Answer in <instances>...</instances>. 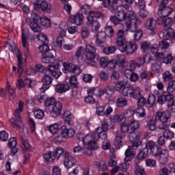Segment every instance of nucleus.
<instances>
[{"label":"nucleus","mask_w":175,"mask_h":175,"mask_svg":"<svg viewBox=\"0 0 175 175\" xmlns=\"http://www.w3.org/2000/svg\"><path fill=\"white\" fill-rule=\"evenodd\" d=\"M61 64H62L63 65V73H74L75 76H79V75L81 73V70L80 69V67L72 63H63L62 61H59V62L57 64H49L47 68L48 72H49V73H51V75L53 77H55V79H59L61 75H62V72H57V70H58V68H59V65H61Z\"/></svg>","instance_id":"f257e3e1"},{"label":"nucleus","mask_w":175,"mask_h":175,"mask_svg":"<svg viewBox=\"0 0 175 175\" xmlns=\"http://www.w3.org/2000/svg\"><path fill=\"white\" fill-rule=\"evenodd\" d=\"M124 33L122 29L118 31L116 43L119 46V50L121 53H125L126 55H132L137 50V45L132 42H126Z\"/></svg>","instance_id":"f03ea898"},{"label":"nucleus","mask_w":175,"mask_h":175,"mask_svg":"<svg viewBox=\"0 0 175 175\" xmlns=\"http://www.w3.org/2000/svg\"><path fill=\"white\" fill-rule=\"evenodd\" d=\"M78 140H81L83 144L88 146V150H98L99 147L98 144H94V146H92V140H98L99 139V136L98 134H88L87 135H84L83 133H79L77 135Z\"/></svg>","instance_id":"7ed1b4c3"},{"label":"nucleus","mask_w":175,"mask_h":175,"mask_svg":"<svg viewBox=\"0 0 175 175\" xmlns=\"http://www.w3.org/2000/svg\"><path fill=\"white\" fill-rule=\"evenodd\" d=\"M24 107V103L23 101H19L18 108L15 109L14 116L16 119L11 118L10 120L11 122L12 126L15 129H21L23 126H24V123H23V120H21V116H20V113L23 111V109Z\"/></svg>","instance_id":"20e7f679"},{"label":"nucleus","mask_w":175,"mask_h":175,"mask_svg":"<svg viewBox=\"0 0 175 175\" xmlns=\"http://www.w3.org/2000/svg\"><path fill=\"white\" fill-rule=\"evenodd\" d=\"M85 51L86 53V59L85 60V64H87V65H90V66H94L95 65L94 58H95V57H98V55L96 54V49H95V46L88 44L86 45Z\"/></svg>","instance_id":"39448f33"},{"label":"nucleus","mask_w":175,"mask_h":175,"mask_svg":"<svg viewBox=\"0 0 175 175\" xmlns=\"http://www.w3.org/2000/svg\"><path fill=\"white\" fill-rule=\"evenodd\" d=\"M157 103L159 105H163L166 103L168 107L174 106V96L167 92H164L163 94L158 96Z\"/></svg>","instance_id":"423d86ee"},{"label":"nucleus","mask_w":175,"mask_h":175,"mask_svg":"<svg viewBox=\"0 0 175 175\" xmlns=\"http://www.w3.org/2000/svg\"><path fill=\"white\" fill-rule=\"evenodd\" d=\"M123 96H132L134 99L142 98V90L139 88L127 87L122 92Z\"/></svg>","instance_id":"0eeeda50"},{"label":"nucleus","mask_w":175,"mask_h":175,"mask_svg":"<svg viewBox=\"0 0 175 175\" xmlns=\"http://www.w3.org/2000/svg\"><path fill=\"white\" fill-rule=\"evenodd\" d=\"M146 147L148 148V150H150V154H152V155L154 157H158V155L162 153V149L161 147L158 146L157 143L153 141H149L147 142Z\"/></svg>","instance_id":"6e6552de"},{"label":"nucleus","mask_w":175,"mask_h":175,"mask_svg":"<svg viewBox=\"0 0 175 175\" xmlns=\"http://www.w3.org/2000/svg\"><path fill=\"white\" fill-rule=\"evenodd\" d=\"M172 117L170 110H165L163 111H157L155 116V120L157 121H161L162 122H168Z\"/></svg>","instance_id":"1a4fd4ad"},{"label":"nucleus","mask_w":175,"mask_h":175,"mask_svg":"<svg viewBox=\"0 0 175 175\" xmlns=\"http://www.w3.org/2000/svg\"><path fill=\"white\" fill-rule=\"evenodd\" d=\"M142 23V19L135 17L133 21H126V27L131 32H136L137 25H140Z\"/></svg>","instance_id":"9d476101"},{"label":"nucleus","mask_w":175,"mask_h":175,"mask_svg":"<svg viewBox=\"0 0 175 175\" xmlns=\"http://www.w3.org/2000/svg\"><path fill=\"white\" fill-rule=\"evenodd\" d=\"M34 5L36 9H38V10H42V12H47V13H49V12H51V6L49 5V3L47 1H34Z\"/></svg>","instance_id":"9b49d317"},{"label":"nucleus","mask_w":175,"mask_h":175,"mask_svg":"<svg viewBox=\"0 0 175 175\" xmlns=\"http://www.w3.org/2000/svg\"><path fill=\"white\" fill-rule=\"evenodd\" d=\"M173 9L167 5H161L159 7L158 14L161 18H165L172 14Z\"/></svg>","instance_id":"f8f14e48"},{"label":"nucleus","mask_w":175,"mask_h":175,"mask_svg":"<svg viewBox=\"0 0 175 175\" xmlns=\"http://www.w3.org/2000/svg\"><path fill=\"white\" fill-rule=\"evenodd\" d=\"M62 111V104L57 102L46 113H51L53 117H58L61 116Z\"/></svg>","instance_id":"ddd939ff"},{"label":"nucleus","mask_w":175,"mask_h":175,"mask_svg":"<svg viewBox=\"0 0 175 175\" xmlns=\"http://www.w3.org/2000/svg\"><path fill=\"white\" fill-rule=\"evenodd\" d=\"M158 24L159 25H163L164 30L163 32H169V29H172V25L173 24V20L172 18H167L166 19L161 18L159 19Z\"/></svg>","instance_id":"4468645a"},{"label":"nucleus","mask_w":175,"mask_h":175,"mask_svg":"<svg viewBox=\"0 0 175 175\" xmlns=\"http://www.w3.org/2000/svg\"><path fill=\"white\" fill-rule=\"evenodd\" d=\"M64 157L66 159L64 165L67 169H70V167H73V166L76 165V159L75 157H69V152H65Z\"/></svg>","instance_id":"2eb2a0df"},{"label":"nucleus","mask_w":175,"mask_h":175,"mask_svg":"<svg viewBox=\"0 0 175 175\" xmlns=\"http://www.w3.org/2000/svg\"><path fill=\"white\" fill-rule=\"evenodd\" d=\"M84 16L80 14L77 13L75 15H72L70 18L69 21L72 24H75V25H81L83 23Z\"/></svg>","instance_id":"dca6fc26"},{"label":"nucleus","mask_w":175,"mask_h":175,"mask_svg":"<svg viewBox=\"0 0 175 175\" xmlns=\"http://www.w3.org/2000/svg\"><path fill=\"white\" fill-rule=\"evenodd\" d=\"M126 137V135L121 131L116 132V136L114 139V144L116 148H120L122 146V140Z\"/></svg>","instance_id":"f3484780"},{"label":"nucleus","mask_w":175,"mask_h":175,"mask_svg":"<svg viewBox=\"0 0 175 175\" xmlns=\"http://www.w3.org/2000/svg\"><path fill=\"white\" fill-rule=\"evenodd\" d=\"M16 58L18 59V73L21 74L23 72V62H25V54L21 53L20 49H18Z\"/></svg>","instance_id":"a211bd4d"},{"label":"nucleus","mask_w":175,"mask_h":175,"mask_svg":"<svg viewBox=\"0 0 175 175\" xmlns=\"http://www.w3.org/2000/svg\"><path fill=\"white\" fill-rule=\"evenodd\" d=\"M105 42H106V33L103 31H99L97 33L95 40V44L96 46H98V47H102V46H103L105 44Z\"/></svg>","instance_id":"6ab92c4d"},{"label":"nucleus","mask_w":175,"mask_h":175,"mask_svg":"<svg viewBox=\"0 0 175 175\" xmlns=\"http://www.w3.org/2000/svg\"><path fill=\"white\" fill-rule=\"evenodd\" d=\"M87 19L88 24V25H90L92 31L98 32V31H99V29L100 28V23H99L98 21L94 20V18L92 16H88Z\"/></svg>","instance_id":"aec40b11"},{"label":"nucleus","mask_w":175,"mask_h":175,"mask_svg":"<svg viewBox=\"0 0 175 175\" xmlns=\"http://www.w3.org/2000/svg\"><path fill=\"white\" fill-rule=\"evenodd\" d=\"M41 61L43 64H51L53 65L54 62H55V57L52 53H45L42 54Z\"/></svg>","instance_id":"412c9836"},{"label":"nucleus","mask_w":175,"mask_h":175,"mask_svg":"<svg viewBox=\"0 0 175 175\" xmlns=\"http://www.w3.org/2000/svg\"><path fill=\"white\" fill-rule=\"evenodd\" d=\"M55 90L57 94H64L70 90V86L68 83H59L55 85Z\"/></svg>","instance_id":"4be33fe9"},{"label":"nucleus","mask_w":175,"mask_h":175,"mask_svg":"<svg viewBox=\"0 0 175 175\" xmlns=\"http://www.w3.org/2000/svg\"><path fill=\"white\" fill-rule=\"evenodd\" d=\"M130 166L131 165L128 163V161H126L124 163L120 164V166H116L115 168H113L111 170V175H114L115 173H117V172L120 170V169L122 172H126Z\"/></svg>","instance_id":"5701e85b"},{"label":"nucleus","mask_w":175,"mask_h":175,"mask_svg":"<svg viewBox=\"0 0 175 175\" xmlns=\"http://www.w3.org/2000/svg\"><path fill=\"white\" fill-rule=\"evenodd\" d=\"M163 38L170 40L172 43H175V32L173 29H170L168 31H163Z\"/></svg>","instance_id":"b1692460"},{"label":"nucleus","mask_w":175,"mask_h":175,"mask_svg":"<svg viewBox=\"0 0 175 175\" xmlns=\"http://www.w3.org/2000/svg\"><path fill=\"white\" fill-rule=\"evenodd\" d=\"M8 146L11 148V155H15L18 152V148L17 146V139L14 137L10 138L9 140Z\"/></svg>","instance_id":"393cba45"},{"label":"nucleus","mask_w":175,"mask_h":175,"mask_svg":"<svg viewBox=\"0 0 175 175\" xmlns=\"http://www.w3.org/2000/svg\"><path fill=\"white\" fill-rule=\"evenodd\" d=\"M61 134L63 137H73V136H75V130L72 129H68L66 126H62L61 129Z\"/></svg>","instance_id":"a878e982"},{"label":"nucleus","mask_w":175,"mask_h":175,"mask_svg":"<svg viewBox=\"0 0 175 175\" xmlns=\"http://www.w3.org/2000/svg\"><path fill=\"white\" fill-rule=\"evenodd\" d=\"M115 88L114 86H108L105 89L100 90L98 91L99 96H102V95H106V96H111L113 94H114Z\"/></svg>","instance_id":"bb28decb"},{"label":"nucleus","mask_w":175,"mask_h":175,"mask_svg":"<svg viewBox=\"0 0 175 175\" xmlns=\"http://www.w3.org/2000/svg\"><path fill=\"white\" fill-rule=\"evenodd\" d=\"M122 0H112L111 8H109V12L113 14L116 13V12L118 10V8L122 6Z\"/></svg>","instance_id":"cd10ccee"},{"label":"nucleus","mask_w":175,"mask_h":175,"mask_svg":"<svg viewBox=\"0 0 175 175\" xmlns=\"http://www.w3.org/2000/svg\"><path fill=\"white\" fill-rule=\"evenodd\" d=\"M135 155H136V151L132 149V147L129 146L128 148L125 151V156L126 158L124 159L125 161H129L131 159L135 158Z\"/></svg>","instance_id":"c85d7f7f"},{"label":"nucleus","mask_w":175,"mask_h":175,"mask_svg":"<svg viewBox=\"0 0 175 175\" xmlns=\"http://www.w3.org/2000/svg\"><path fill=\"white\" fill-rule=\"evenodd\" d=\"M159 162L161 165H165L167 162V158H169V151L167 150H163L161 153L159 154Z\"/></svg>","instance_id":"c756f323"},{"label":"nucleus","mask_w":175,"mask_h":175,"mask_svg":"<svg viewBox=\"0 0 175 175\" xmlns=\"http://www.w3.org/2000/svg\"><path fill=\"white\" fill-rule=\"evenodd\" d=\"M157 27V21L154 18H149L145 24V28L148 31H154Z\"/></svg>","instance_id":"7c9ffc66"},{"label":"nucleus","mask_w":175,"mask_h":175,"mask_svg":"<svg viewBox=\"0 0 175 175\" xmlns=\"http://www.w3.org/2000/svg\"><path fill=\"white\" fill-rule=\"evenodd\" d=\"M55 103H57V102H55V98L53 97L46 99L44 102L45 111L46 113L50 111V109L55 105Z\"/></svg>","instance_id":"2f4dec72"},{"label":"nucleus","mask_w":175,"mask_h":175,"mask_svg":"<svg viewBox=\"0 0 175 175\" xmlns=\"http://www.w3.org/2000/svg\"><path fill=\"white\" fill-rule=\"evenodd\" d=\"M73 152H83L85 155H91V150L85 148H82L80 146H77L74 147L73 148Z\"/></svg>","instance_id":"473e14b6"},{"label":"nucleus","mask_w":175,"mask_h":175,"mask_svg":"<svg viewBox=\"0 0 175 175\" xmlns=\"http://www.w3.org/2000/svg\"><path fill=\"white\" fill-rule=\"evenodd\" d=\"M66 152H65V150L62 148V147L59 146L55 149V150L53 152V156L55 157V159H59L61 157H64V154H65Z\"/></svg>","instance_id":"72a5a7b5"},{"label":"nucleus","mask_w":175,"mask_h":175,"mask_svg":"<svg viewBox=\"0 0 175 175\" xmlns=\"http://www.w3.org/2000/svg\"><path fill=\"white\" fill-rule=\"evenodd\" d=\"M94 165L98 167L99 172H106L107 170V165L104 161H95Z\"/></svg>","instance_id":"f704fd0d"},{"label":"nucleus","mask_w":175,"mask_h":175,"mask_svg":"<svg viewBox=\"0 0 175 175\" xmlns=\"http://www.w3.org/2000/svg\"><path fill=\"white\" fill-rule=\"evenodd\" d=\"M22 148L25 152H29V150H31V144H29L28 139L24 136L22 137Z\"/></svg>","instance_id":"c9c22d12"},{"label":"nucleus","mask_w":175,"mask_h":175,"mask_svg":"<svg viewBox=\"0 0 175 175\" xmlns=\"http://www.w3.org/2000/svg\"><path fill=\"white\" fill-rule=\"evenodd\" d=\"M147 59H148V60H147ZM150 59H151V57L149 55H146L143 57L137 58V66H143V65H144V64H146V62H148V64H149Z\"/></svg>","instance_id":"e433bc0d"},{"label":"nucleus","mask_w":175,"mask_h":175,"mask_svg":"<svg viewBox=\"0 0 175 175\" xmlns=\"http://www.w3.org/2000/svg\"><path fill=\"white\" fill-rule=\"evenodd\" d=\"M156 128L159 131H166L169 126H167V122H162L161 120H156Z\"/></svg>","instance_id":"4c0bfd02"},{"label":"nucleus","mask_w":175,"mask_h":175,"mask_svg":"<svg viewBox=\"0 0 175 175\" xmlns=\"http://www.w3.org/2000/svg\"><path fill=\"white\" fill-rule=\"evenodd\" d=\"M63 118L67 125H70L72 124V113L70 111L67 110L64 111Z\"/></svg>","instance_id":"58836bf2"},{"label":"nucleus","mask_w":175,"mask_h":175,"mask_svg":"<svg viewBox=\"0 0 175 175\" xmlns=\"http://www.w3.org/2000/svg\"><path fill=\"white\" fill-rule=\"evenodd\" d=\"M148 155V148H146L140 150V152L138 153L137 158L138 161H143V159H146L147 158V156Z\"/></svg>","instance_id":"ea45409f"},{"label":"nucleus","mask_w":175,"mask_h":175,"mask_svg":"<svg viewBox=\"0 0 175 175\" xmlns=\"http://www.w3.org/2000/svg\"><path fill=\"white\" fill-rule=\"evenodd\" d=\"M119 132H122V133H131L132 131L131 130V127L128 123L124 122L120 124V131Z\"/></svg>","instance_id":"a19ab883"},{"label":"nucleus","mask_w":175,"mask_h":175,"mask_svg":"<svg viewBox=\"0 0 175 175\" xmlns=\"http://www.w3.org/2000/svg\"><path fill=\"white\" fill-rule=\"evenodd\" d=\"M44 159L48 163H53L55 159V157L54 154H53V152H49L44 154Z\"/></svg>","instance_id":"79ce46f5"},{"label":"nucleus","mask_w":175,"mask_h":175,"mask_svg":"<svg viewBox=\"0 0 175 175\" xmlns=\"http://www.w3.org/2000/svg\"><path fill=\"white\" fill-rule=\"evenodd\" d=\"M125 16L126 21H133L136 18V14L132 10L127 11Z\"/></svg>","instance_id":"37998d69"},{"label":"nucleus","mask_w":175,"mask_h":175,"mask_svg":"<svg viewBox=\"0 0 175 175\" xmlns=\"http://www.w3.org/2000/svg\"><path fill=\"white\" fill-rule=\"evenodd\" d=\"M29 26L33 32H40V26L38 24V21L36 20L31 22Z\"/></svg>","instance_id":"c03bdc74"},{"label":"nucleus","mask_w":175,"mask_h":175,"mask_svg":"<svg viewBox=\"0 0 175 175\" xmlns=\"http://www.w3.org/2000/svg\"><path fill=\"white\" fill-rule=\"evenodd\" d=\"M129 126L131 132H135L140 126V122L137 120H131Z\"/></svg>","instance_id":"a18cd8bd"},{"label":"nucleus","mask_w":175,"mask_h":175,"mask_svg":"<svg viewBox=\"0 0 175 175\" xmlns=\"http://www.w3.org/2000/svg\"><path fill=\"white\" fill-rule=\"evenodd\" d=\"M6 90L8 92L10 100H14V98H16V93H14V88L10 86V85H8L6 88Z\"/></svg>","instance_id":"49530a36"},{"label":"nucleus","mask_w":175,"mask_h":175,"mask_svg":"<svg viewBox=\"0 0 175 175\" xmlns=\"http://www.w3.org/2000/svg\"><path fill=\"white\" fill-rule=\"evenodd\" d=\"M116 46H107L105 47L103 50L104 54H106L107 55H110V54H114L116 53Z\"/></svg>","instance_id":"de8ad7c7"},{"label":"nucleus","mask_w":175,"mask_h":175,"mask_svg":"<svg viewBox=\"0 0 175 175\" xmlns=\"http://www.w3.org/2000/svg\"><path fill=\"white\" fill-rule=\"evenodd\" d=\"M169 47H170V44H169L165 39L162 40L159 42V49H161V50H167Z\"/></svg>","instance_id":"09e8293b"},{"label":"nucleus","mask_w":175,"mask_h":175,"mask_svg":"<svg viewBox=\"0 0 175 175\" xmlns=\"http://www.w3.org/2000/svg\"><path fill=\"white\" fill-rule=\"evenodd\" d=\"M96 133H94V135H98V139H106L107 137V134L106 133V131H103L102 129L97 128L96 129Z\"/></svg>","instance_id":"8fccbe9b"},{"label":"nucleus","mask_w":175,"mask_h":175,"mask_svg":"<svg viewBox=\"0 0 175 175\" xmlns=\"http://www.w3.org/2000/svg\"><path fill=\"white\" fill-rule=\"evenodd\" d=\"M81 13L83 14H89V16H91V14L92 13V11H91V8L88 4H85L81 8Z\"/></svg>","instance_id":"3c124183"},{"label":"nucleus","mask_w":175,"mask_h":175,"mask_svg":"<svg viewBox=\"0 0 175 175\" xmlns=\"http://www.w3.org/2000/svg\"><path fill=\"white\" fill-rule=\"evenodd\" d=\"M135 114L138 117L143 118V117H146V109L143 107H139L135 110Z\"/></svg>","instance_id":"603ef678"},{"label":"nucleus","mask_w":175,"mask_h":175,"mask_svg":"<svg viewBox=\"0 0 175 175\" xmlns=\"http://www.w3.org/2000/svg\"><path fill=\"white\" fill-rule=\"evenodd\" d=\"M140 47L142 51H147L151 47V42L148 41H143L140 42Z\"/></svg>","instance_id":"864d4df0"},{"label":"nucleus","mask_w":175,"mask_h":175,"mask_svg":"<svg viewBox=\"0 0 175 175\" xmlns=\"http://www.w3.org/2000/svg\"><path fill=\"white\" fill-rule=\"evenodd\" d=\"M167 91L169 94H173V92H175V80H172L168 83Z\"/></svg>","instance_id":"5fc2aeb1"},{"label":"nucleus","mask_w":175,"mask_h":175,"mask_svg":"<svg viewBox=\"0 0 175 175\" xmlns=\"http://www.w3.org/2000/svg\"><path fill=\"white\" fill-rule=\"evenodd\" d=\"M41 25L44 27H46L49 28V27H51V21L50 19L46 16H44L40 18Z\"/></svg>","instance_id":"6e6d98bb"},{"label":"nucleus","mask_w":175,"mask_h":175,"mask_svg":"<svg viewBox=\"0 0 175 175\" xmlns=\"http://www.w3.org/2000/svg\"><path fill=\"white\" fill-rule=\"evenodd\" d=\"M90 16L92 17L93 18L94 17H95L96 18H105V14L99 11H92V13L88 17Z\"/></svg>","instance_id":"4d7b16f0"},{"label":"nucleus","mask_w":175,"mask_h":175,"mask_svg":"<svg viewBox=\"0 0 175 175\" xmlns=\"http://www.w3.org/2000/svg\"><path fill=\"white\" fill-rule=\"evenodd\" d=\"M125 88H126L125 87V83H124V81H120L119 83H118L116 85V88H115V89L118 92H121V94H122V91H124L125 90Z\"/></svg>","instance_id":"13d9d810"},{"label":"nucleus","mask_w":175,"mask_h":175,"mask_svg":"<svg viewBox=\"0 0 175 175\" xmlns=\"http://www.w3.org/2000/svg\"><path fill=\"white\" fill-rule=\"evenodd\" d=\"M116 105L118 107H124L128 105V100L125 98H119L116 100Z\"/></svg>","instance_id":"bf43d9fd"},{"label":"nucleus","mask_w":175,"mask_h":175,"mask_svg":"<svg viewBox=\"0 0 175 175\" xmlns=\"http://www.w3.org/2000/svg\"><path fill=\"white\" fill-rule=\"evenodd\" d=\"M70 84L72 88H77L79 87V82L76 76H72L70 78Z\"/></svg>","instance_id":"052dcab7"},{"label":"nucleus","mask_w":175,"mask_h":175,"mask_svg":"<svg viewBox=\"0 0 175 175\" xmlns=\"http://www.w3.org/2000/svg\"><path fill=\"white\" fill-rule=\"evenodd\" d=\"M81 36L83 39H87L90 36V31L88 27H82L81 31Z\"/></svg>","instance_id":"680f3d73"},{"label":"nucleus","mask_w":175,"mask_h":175,"mask_svg":"<svg viewBox=\"0 0 175 175\" xmlns=\"http://www.w3.org/2000/svg\"><path fill=\"white\" fill-rule=\"evenodd\" d=\"M146 128L150 131H154L155 128H157V119L150 120V122L146 124Z\"/></svg>","instance_id":"e2e57ef3"},{"label":"nucleus","mask_w":175,"mask_h":175,"mask_svg":"<svg viewBox=\"0 0 175 175\" xmlns=\"http://www.w3.org/2000/svg\"><path fill=\"white\" fill-rule=\"evenodd\" d=\"M105 35H108L111 38H112V36H114V29H113V27L111 26L105 27Z\"/></svg>","instance_id":"0e129e2a"},{"label":"nucleus","mask_w":175,"mask_h":175,"mask_svg":"<svg viewBox=\"0 0 175 175\" xmlns=\"http://www.w3.org/2000/svg\"><path fill=\"white\" fill-rule=\"evenodd\" d=\"M108 63H109V59L107 58V57H100L99 64L102 68H107Z\"/></svg>","instance_id":"69168bd1"},{"label":"nucleus","mask_w":175,"mask_h":175,"mask_svg":"<svg viewBox=\"0 0 175 175\" xmlns=\"http://www.w3.org/2000/svg\"><path fill=\"white\" fill-rule=\"evenodd\" d=\"M37 39H38V40H40V42H42L43 43H48L49 42V40L47 39V36L43 33H40L37 36Z\"/></svg>","instance_id":"338daca9"},{"label":"nucleus","mask_w":175,"mask_h":175,"mask_svg":"<svg viewBox=\"0 0 175 175\" xmlns=\"http://www.w3.org/2000/svg\"><path fill=\"white\" fill-rule=\"evenodd\" d=\"M139 76L142 81H147L148 72L146 69H142L139 72Z\"/></svg>","instance_id":"774afa93"}]
</instances>
